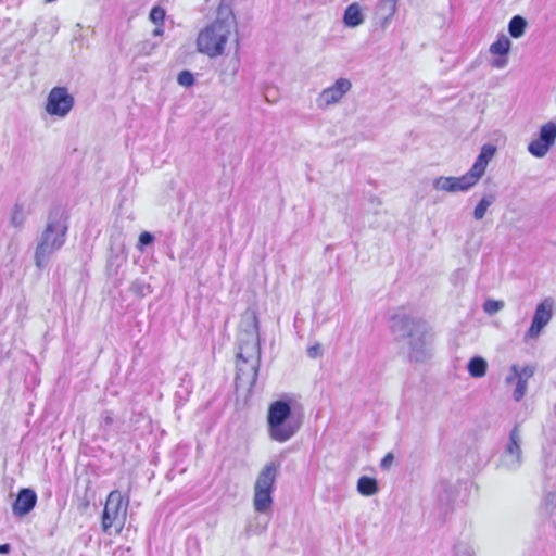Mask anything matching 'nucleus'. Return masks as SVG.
Returning a JSON list of instances; mask_svg holds the SVG:
<instances>
[{
  "label": "nucleus",
  "mask_w": 556,
  "mask_h": 556,
  "mask_svg": "<svg viewBox=\"0 0 556 556\" xmlns=\"http://www.w3.org/2000/svg\"><path fill=\"white\" fill-rule=\"evenodd\" d=\"M165 16H166V11L160 5H154L151 9L150 14H149L150 21L152 23H154L155 25L164 24Z\"/></svg>",
  "instance_id": "28"
},
{
  "label": "nucleus",
  "mask_w": 556,
  "mask_h": 556,
  "mask_svg": "<svg viewBox=\"0 0 556 556\" xmlns=\"http://www.w3.org/2000/svg\"><path fill=\"white\" fill-rule=\"evenodd\" d=\"M496 148L493 144L486 143L482 146L479 155L477 156L473 165L467 172L472 182L476 185L484 175L489 162L493 159Z\"/></svg>",
  "instance_id": "14"
},
{
  "label": "nucleus",
  "mask_w": 556,
  "mask_h": 556,
  "mask_svg": "<svg viewBox=\"0 0 556 556\" xmlns=\"http://www.w3.org/2000/svg\"><path fill=\"white\" fill-rule=\"evenodd\" d=\"M396 4L397 0H381L378 9L377 14L380 15V18L382 20V26L386 27L393 15L396 12Z\"/></svg>",
  "instance_id": "17"
},
{
  "label": "nucleus",
  "mask_w": 556,
  "mask_h": 556,
  "mask_svg": "<svg viewBox=\"0 0 556 556\" xmlns=\"http://www.w3.org/2000/svg\"><path fill=\"white\" fill-rule=\"evenodd\" d=\"M321 354V346L319 344H314L307 349V355L311 358H316Z\"/></svg>",
  "instance_id": "35"
},
{
  "label": "nucleus",
  "mask_w": 556,
  "mask_h": 556,
  "mask_svg": "<svg viewBox=\"0 0 556 556\" xmlns=\"http://www.w3.org/2000/svg\"><path fill=\"white\" fill-rule=\"evenodd\" d=\"M475 184L470 179V177L467 175V173L460 177H445L441 176L437 178L433 182V187L437 190L446 191V192H459V191H467L471 187H473Z\"/></svg>",
  "instance_id": "15"
},
{
  "label": "nucleus",
  "mask_w": 556,
  "mask_h": 556,
  "mask_svg": "<svg viewBox=\"0 0 556 556\" xmlns=\"http://www.w3.org/2000/svg\"><path fill=\"white\" fill-rule=\"evenodd\" d=\"M522 434L519 425H515L509 432L508 441L497 460V468L514 472L522 465Z\"/></svg>",
  "instance_id": "8"
},
{
  "label": "nucleus",
  "mask_w": 556,
  "mask_h": 556,
  "mask_svg": "<svg viewBox=\"0 0 556 556\" xmlns=\"http://www.w3.org/2000/svg\"><path fill=\"white\" fill-rule=\"evenodd\" d=\"M128 501L124 503L119 491H112L102 511V529L108 532L111 528L122 530L126 520Z\"/></svg>",
  "instance_id": "7"
},
{
  "label": "nucleus",
  "mask_w": 556,
  "mask_h": 556,
  "mask_svg": "<svg viewBox=\"0 0 556 556\" xmlns=\"http://www.w3.org/2000/svg\"><path fill=\"white\" fill-rule=\"evenodd\" d=\"M511 41L505 35H501L496 41L490 46V52L498 56H507L510 51Z\"/></svg>",
  "instance_id": "22"
},
{
  "label": "nucleus",
  "mask_w": 556,
  "mask_h": 556,
  "mask_svg": "<svg viewBox=\"0 0 556 556\" xmlns=\"http://www.w3.org/2000/svg\"><path fill=\"white\" fill-rule=\"evenodd\" d=\"M233 26L235 16L232 12L219 7L216 20L204 27L198 35V51L210 58L222 55Z\"/></svg>",
  "instance_id": "4"
},
{
  "label": "nucleus",
  "mask_w": 556,
  "mask_h": 556,
  "mask_svg": "<svg viewBox=\"0 0 556 556\" xmlns=\"http://www.w3.org/2000/svg\"><path fill=\"white\" fill-rule=\"evenodd\" d=\"M37 493L31 488H22L12 503V511L15 517H24L29 514L37 504Z\"/></svg>",
  "instance_id": "12"
},
{
  "label": "nucleus",
  "mask_w": 556,
  "mask_h": 556,
  "mask_svg": "<svg viewBox=\"0 0 556 556\" xmlns=\"http://www.w3.org/2000/svg\"><path fill=\"white\" fill-rule=\"evenodd\" d=\"M391 329L397 341L408 345L410 361L424 362L429 356V336L424 320L404 314L394 315Z\"/></svg>",
  "instance_id": "3"
},
{
  "label": "nucleus",
  "mask_w": 556,
  "mask_h": 556,
  "mask_svg": "<svg viewBox=\"0 0 556 556\" xmlns=\"http://www.w3.org/2000/svg\"><path fill=\"white\" fill-rule=\"evenodd\" d=\"M510 370L511 375L506 377V383L508 384L513 383L515 381V378L529 380L534 375L535 367L532 365H526L523 367L513 365Z\"/></svg>",
  "instance_id": "21"
},
{
  "label": "nucleus",
  "mask_w": 556,
  "mask_h": 556,
  "mask_svg": "<svg viewBox=\"0 0 556 556\" xmlns=\"http://www.w3.org/2000/svg\"><path fill=\"white\" fill-rule=\"evenodd\" d=\"M68 231V215L60 206H53L47 216L46 226L37 238L34 261L38 269L42 270L52 255L61 250L66 242Z\"/></svg>",
  "instance_id": "2"
},
{
  "label": "nucleus",
  "mask_w": 556,
  "mask_h": 556,
  "mask_svg": "<svg viewBox=\"0 0 556 556\" xmlns=\"http://www.w3.org/2000/svg\"><path fill=\"white\" fill-rule=\"evenodd\" d=\"M126 262L124 245H111L110 255L108 257L106 269L110 275H116L119 267Z\"/></svg>",
  "instance_id": "16"
},
{
  "label": "nucleus",
  "mask_w": 556,
  "mask_h": 556,
  "mask_svg": "<svg viewBox=\"0 0 556 556\" xmlns=\"http://www.w3.org/2000/svg\"><path fill=\"white\" fill-rule=\"evenodd\" d=\"M164 34V24H159L156 25V27L154 28L152 35L154 37H159V36H162Z\"/></svg>",
  "instance_id": "37"
},
{
  "label": "nucleus",
  "mask_w": 556,
  "mask_h": 556,
  "mask_svg": "<svg viewBox=\"0 0 556 556\" xmlns=\"http://www.w3.org/2000/svg\"><path fill=\"white\" fill-rule=\"evenodd\" d=\"M541 509L544 510L545 515L551 516L556 509V493L549 492L545 495L542 501Z\"/></svg>",
  "instance_id": "26"
},
{
  "label": "nucleus",
  "mask_w": 556,
  "mask_h": 556,
  "mask_svg": "<svg viewBox=\"0 0 556 556\" xmlns=\"http://www.w3.org/2000/svg\"><path fill=\"white\" fill-rule=\"evenodd\" d=\"M348 92V79L339 78L331 87L319 93L316 103L319 109L336 104Z\"/></svg>",
  "instance_id": "13"
},
{
  "label": "nucleus",
  "mask_w": 556,
  "mask_h": 556,
  "mask_svg": "<svg viewBox=\"0 0 556 556\" xmlns=\"http://www.w3.org/2000/svg\"><path fill=\"white\" fill-rule=\"evenodd\" d=\"M507 63H508L507 56H500L497 59H494L491 62V65L494 68H503L507 65Z\"/></svg>",
  "instance_id": "36"
},
{
  "label": "nucleus",
  "mask_w": 556,
  "mask_h": 556,
  "mask_svg": "<svg viewBox=\"0 0 556 556\" xmlns=\"http://www.w3.org/2000/svg\"><path fill=\"white\" fill-rule=\"evenodd\" d=\"M515 380H516V387L513 392V397L516 402H519L522 400V397L527 393L528 380L520 379V378H515Z\"/></svg>",
  "instance_id": "27"
},
{
  "label": "nucleus",
  "mask_w": 556,
  "mask_h": 556,
  "mask_svg": "<svg viewBox=\"0 0 556 556\" xmlns=\"http://www.w3.org/2000/svg\"><path fill=\"white\" fill-rule=\"evenodd\" d=\"M113 422H114L113 413L110 410H104L101 414L100 426L104 429V431H109L111 426L113 425Z\"/></svg>",
  "instance_id": "32"
},
{
  "label": "nucleus",
  "mask_w": 556,
  "mask_h": 556,
  "mask_svg": "<svg viewBox=\"0 0 556 556\" xmlns=\"http://www.w3.org/2000/svg\"><path fill=\"white\" fill-rule=\"evenodd\" d=\"M12 547H11V544L9 543H4V544H0V554L1 555H7L11 552Z\"/></svg>",
  "instance_id": "38"
},
{
  "label": "nucleus",
  "mask_w": 556,
  "mask_h": 556,
  "mask_svg": "<svg viewBox=\"0 0 556 556\" xmlns=\"http://www.w3.org/2000/svg\"><path fill=\"white\" fill-rule=\"evenodd\" d=\"M394 462V455L393 453H388L384 455V457L380 462V468L382 470H389Z\"/></svg>",
  "instance_id": "33"
},
{
  "label": "nucleus",
  "mask_w": 556,
  "mask_h": 556,
  "mask_svg": "<svg viewBox=\"0 0 556 556\" xmlns=\"http://www.w3.org/2000/svg\"><path fill=\"white\" fill-rule=\"evenodd\" d=\"M348 20H349L348 8H345L342 12V23L344 24V26H348Z\"/></svg>",
  "instance_id": "39"
},
{
  "label": "nucleus",
  "mask_w": 556,
  "mask_h": 556,
  "mask_svg": "<svg viewBox=\"0 0 556 556\" xmlns=\"http://www.w3.org/2000/svg\"><path fill=\"white\" fill-rule=\"evenodd\" d=\"M357 491L364 496H371L378 493V481L368 476H362L357 481Z\"/></svg>",
  "instance_id": "18"
},
{
  "label": "nucleus",
  "mask_w": 556,
  "mask_h": 556,
  "mask_svg": "<svg viewBox=\"0 0 556 556\" xmlns=\"http://www.w3.org/2000/svg\"><path fill=\"white\" fill-rule=\"evenodd\" d=\"M74 97L66 87H53L47 97L46 112L51 116L64 118L74 106Z\"/></svg>",
  "instance_id": "9"
},
{
  "label": "nucleus",
  "mask_w": 556,
  "mask_h": 556,
  "mask_svg": "<svg viewBox=\"0 0 556 556\" xmlns=\"http://www.w3.org/2000/svg\"><path fill=\"white\" fill-rule=\"evenodd\" d=\"M555 300L546 298L536 305L530 328L526 332L525 338L534 339L540 336L542 330L547 326L553 317Z\"/></svg>",
  "instance_id": "10"
},
{
  "label": "nucleus",
  "mask_w": 556,
  "mask_h": 556,
  "mask_svg": "<svg viewBox=\"0 0 556 556\" xmlns=\"http://www.w3.org/2000/svg\"><path fill=\"white\" fill-rule=\"evenodd\" d=\"M527 21L521 15H515L511 17L508 24V31L513 38H520L527 28Z\"/></svg>",
  "instance_id": "23"
},
{
  "label": "nucleus",
  "mask_w": 556,
  "mask_h": 556,
  "mask_svg": "<svg viewBox=\"0 0 556 556\" xmlns=\"http://www.w3.org/2000/svg\"><path fill=\"white\" fill-rule=\"evenodd\" d=\"M302 426V416L292 409L290 400L280 399L271 402L267 410V432L278 443L293 438Z\"/></svg>",
  "instance_id": "5"
},
{
  "label": "nucleus",
  "mask_w": 556,
  "mask_h": 556,
  "mask_svg": "<svg viewBox=\"0 0 556 556\" xmlns=\"http://www.w3.org/2000/svg\"><path fill=\"white\" fill-rule=\"evenodd\" d=\"M27 218L25 207L21 203H15L10 214V225L15 229H22Z\"/></svg>",
  "instance_id": "19"
},
{
  "label": "nucleus",
  "mask_w": 556,
  "mask_h": 556,
  "mask_svg": "<svg viewBox=\"0 0 556 556\" xmlns=\"http://www.w3.org/2000/svg\"><path fill=\"white\" fill-rule=\"evenodd\" d=\"M156 47V43H151L150 41H143L140 43L139 51L143 54H150Z\"/></svg>",
  "instance_id": "34"
},
{
  "label": "nucleus",
  "mask_w": 556,
  "mask_h": 556,
  "mask_svg": "<svg viewBox=\"0 0 556 556\" xmlns=\"http://www.w3.org/2000/svg\"><path fill=\"white\" fill-rule=\"evenodd\" d=\"M364 22V15L358 3L350 4V27H357Z\"/></svg>",
  "instance_id": "25"
},
{
  "label": "nucleus",
  "mask_w": 556,
  "mask_h": 556,
  "mask_svg": "<svg viewBox=\"0 0 556 556\" xmlns=\"http://www.w3.org/2000/svg\"><path fill=\"white\" fill-rule=\"evenodd\" d=\"M177 83L182 87H191L195 83L194 75L188 70L179 72L177 76Z\"/></svg>",
  "instance_id": "29"
},
{
  "label": "nucleus",
  "mask_w": 556,
  "mask_h": 556,
  "mask_svg": "<svg viewBox=\"0 0 556 556\" xmlns=\"http://www.w3.org/2000/svg\"><path fill=\"white\" fill-rule=\"evenodd\" d=\"M154 242V235L149 231H143L139 235L137 248L143 251L146 247Z\"/></svg>",
  "instance_id": "31"
},
{
  "label": "nucleus",
  "mask_w": 556,
  "mask_h": 556,
  "mask_svg": "<svg viewBox=\"0 0 556 556\" xmlns=\"http://www.w3.org/2000/svg\"><path fill=\"white\" fill-rule=\"evenodd\" d=\"M278 469L279 464L269 462L257 475L253 496V507L256 513L266 514L271 509Z\"/></svg>",
  "instance_id": "6"
},
{
  "label": "nucleus",
  "mask_w": 556,
  "mask_h": 556,
  "mask_svg": "<svg viewBox=\"0 0 556 556\" xmlns=\"http://www.w3.org/2000/svg\"><path fill=\"white\" fill-rule=\"evenodd\" d=\"M468 372L473 378H481L486 374L488 363L481 356L472 357L467 365Z\"/></svg>",
  "instance_id": "20"
},
{
  "label": "nucleus",
  "mask_w": 556,
  "mask_h": 556,
  "mask_svg": "<svg viewBox=\"0 0 556 556\" xmlns=\"http://www.w3.org/2000/svg\"><path fill=\"white\" fill-rule=\"evenodd\" d=\"M238 361L236 381L253 388L261 366L260 326L256 309L249 307L241 315L238 334Z\"/></svg>",
  "instance_id": "1"
},
{
  "label": "nucleus",
  "mask_w": 556,
  "mask_h": 556,
  "mask_svg": "<svg viewBox=\"0 0 556 556\" xmlns=\"http://www.w3.org/2000/svg\"><path fill=\"white\" fill-rule=\"evenodd\" d=\"M496 197L494 193L485 194L473 210V217L477 220H481L488 211V208L495 202Z\"/></svg>",
  "instance_id": "24"
},
{
  "label": "nucleus",
  "mask_w": 556,
  "mask_h": 556,
  "mask_svg": "<svg viewBox=\"0 0 556 556\" xmlns=\"http://www.w3.org/2000/svg\"><path fill=\"white\" fill-rule=\"evenodd\" d=\"M504 307L503 301L486 300L483 303V311L489 315H494Z\"/></svg>",
  "instance_id": "30"
},
{
  "label": "nucleus",
  "mask_w": 556,
  "mask_h": 556,
  "mask_svg": "<svg viewBox=\"0 0 556 556\" xmlns=\"http://www.w3.org/2000/svg\"><path fill=\"white\" fill-rule=\"evenodd\" d=\"M556 141V123L548 122L540 127L539 137L528 146V151L535 157H544Z\"/></svg>",
  "instance_id": "11"
}]
</instances>
